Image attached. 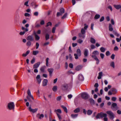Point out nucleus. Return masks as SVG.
Instances as JSON below:
<instances>
[{"mask_svg": "<svg viewBox=\"0 0 121 121\" xmlns=\"http://www.w3.org/2000/svg\"><path fill=\"white\" fill-rule=\"evenodd\" d=\"M99 86V85L97 83H96L94 85V86L96 88H98Z\"/></svg>", "mask_w": 121, "mask_h": 121, "instance_id": "64", "label": "nucleus"}, {"mask_svg": "<svg viewBox=\"0 0 121 121\" xmlns=\"http://www.w3.org/2000/svg\"><path fill=\"white\" fill-rule=\"evenodd\" d=\"M106 56H108L110 55V53L109 51H107L106 53Z\"/></svg>", "mask_w": 121, "mask_h": 121, "instance_id": "61", "label": "nucleus"}, {"mask_svg": "<svg viewBox=\"0 0 121 121\" xmlns=\"http://www.w3.org/2000/svg\"><path fill=\"white\" fill-rule=\"evenodd\" d=\"M69 66L71 68H72L73 67V65L71 63L69 64Z\"/></svg>", "mask_w": 121, "mask_h": 121, "instance_id": "56", "label": "nucleus"}, {"mask_svg": "<svg viewBox=\"0 0 121 121\" xmlns=\"http://www.w3.org/2000/svg\"><path fill=\"white\" fill-rule=\"evenodd\" d=\"M29 1H26V2L24 4V5L25 6H26L28 7L29 6V5L28 4Z\"/></svg>", "mask_w": 121, "mask_h": 121, "instance_id": "47", "label": "nucleus"}, {"mask_svg": "<svg viewBox=\"0 0 121 121\" xmlns=\"http://www.w3.org/2000/svg\"><path fill=\"white\" fill-rule=\"evenodd\" d=\"M77 54H74V56H75V58L77 59H78V56H80L81 55V51L79 49H78L76 51Z\"/></svg>", "mask_w": 121, "mask_h": 121, "instance_id": "5", "label": "nucleus"}, {"mask_svg": "<svg viewBox=\"0 0 121 121\" xmlns=\"http://www.w3.org/2000/svg\"><path fill=\"white\" fill-rule=\"evenodd\" d=\"M40 24L41 25H43L44 24V21L43 20H42L40 22Z\"/></svg>", "mask_w": 121, "mask_h": 121, "instance_id": "63", "label": "nucleus"}, {"mask_svg": "<svg viewBox=\"0 0 121 121\" xmlns=\"http://www.w3.org/2000/svg\"><path fill=\"white\" fill-rule=\"evenodd\" d=\"M100 56L102 59H103L104 58V55L102 53H100Z\"/></svg>", "mask_w": 121, "mask_h": 121, "instance_id": "54", "label": "nucleus"}, {"mask_svg": "<svg viewBox=\"0 0 121 121\" xmlns=\"http://www.w3.org/2000/svg\"><path fill=\"white\" fill-rule=\"evenodd\" d=\"M110 66L113 68L115 67L114 63V62H112L110 63Z\"/></svg>", "mask_w": 121, "mask_h": 121, "instance_id": "37", "label": "nucleus"}, {"mask_svg": "<svg viewBox=\"0 0 121 121\" xmlns=\"http://www.w3.org/2000/svg\"><path fill=\"white\" fill-rule=\"evenodd\" d=\"M106 112L109 115L110 118L111 119L113 120L114 118V114L113 113L110 111H108Z\"/></svg>", "mask_w": 121, "mask_h": 121, "instance_id": "7", "label": "nucleus"}, {"mask_svg": "<svg viewBox=\"0 0 121 121\" xmlns=\"http://www.w3.org/2000/svg\"><path fill=\"white\" fill-rule=\"evenodd\" d=\"M77 114H72L71 115V117L73 118H74L78 116Z\"/></svg>", "mask_w": 121, "mask_h": 121, "instance_id": "30", "label": "nucleus"}, {"mask_svg": "<svg viewBox=\"0 0 121 121\" xmlns=\"http://www.w3.org/2000/svg\"><path fill=\"white\" fill-rule=\"evenodd\" d=\"M113 30L112 25L110 24L109 26V30L110 31H112Z\"/></svg>", "mask_w": 121, "mask_h": 121, "instance_id": "26", "label": "nucleus"}, {"mask_svg": "<svg viewBox=\"0 0 121 121\" xmlns=\"http://www.w3.org/2000/svg\"><path fill=\"white\" fill-rule=\"evenodd\" d=\"M81 32L82 34L84 35L85 33V30L82 28L81 30Z\"/></svg>", "mask_w": 121, "mask_h": 121, "instance_id": "43", "label": "nucleus"}, {"mask_svg": "<svg viewBox=\"0 0 121 121\" xmlns=\"http://www.w3.org/2000/svg\"><path fill=\"white\" fill-rule=\"evenodd\" d=\"M31 44V43L30 41H28L26 43V45L27 46H30Z\"/></svg>", "mask_w": 121, "mask_h": 121, "instance_id": "44", "label": "nucleus"}, {"mask_svg": "<svg viewBox=\"0 0 121 121\" xmlns=\"http://www.w3.org/2000/svg\"><path fill=\"white\" fill-rule=\"evenodd\" d=\"M78 79L80 81H82L84 79V78L83 75L80 74L78 76Z\"/></svg>", "mask_w": 121, "mask_h": 121, "instance_id": "11", "label": "nucleus"}, {"mask_svg": "<svg viewBox=\"0 0 121 121\" xmlns=\"http://www.w3.org/2000/svg\"><path fill=\"white\" fill-rule=\"evenodd\" d=\"M115 55L114 54H112L111 56V58L112 60L114 59Z\"/></svg>", "mask_w": 121, "mask_h": 121, "instance_id": "55", "label": "nucleus"}, {"mask_svg": "<svg viewBox=\"0 0 121 121\" xmlns=\"http://www.w3.org/2000/svg\"><path fill=\"white\" fill-rule=\"evenodd\" d=\"M48 82V80L47 79H44L43 82V86H46Z\"/></svg>", "mask_w": 121, "mask_h": 121, "instance_id": "16", "label": "nucleus"}, {"mask_svg": "<svg viewBox=\"0 0 121 121\" xmlns=\"http://www.w3.org/2000/svg\"><path fill=\"white\" fill-rule=\"evenodd\" d=\"M39 53L38 51H33V54L34 55H36Z\"/></svg>", "mask_w": 121, "mask_h": 121, "instance_id": "35", "label": "nucleus"}, {"mask_svg": "<svg viewBox=\"0 0 121 121\" xmlns=\"http://www.w3.org/2000/svg\"><path fill=\"white\" fill-rule=\"evenodd\" d=\"M91 49H94L95 48V47L94 45L92 44L91 45Z\"/></svg>", "mask_w": 121, "mask_h": 121, "instance_id": "57", "label": "nucleus"}, {"mask_svg": "<svg viewBox=\"0 0 121 121\" xmlns=\"http://www.w3.org/2000/svg\"><path fill=\"white\" fill-rule=\"evenodd\" d=\"M100 17V15L99 14H96L95 17V18L96 19H97L99 18Z\"/></svg>", "mask_w": 121, "mask_h": 121, "instance_id": "42", "label": "nucleus"}, {"mask_svg": "<svg viewBox=\"0 0 121 121\" xmlns=\"http://www.w3.org/2000/svg\"><path fill=\"white\" fill-rule=\"evenodd\" d=\"M24 16L25 17H29L30 16V15L29 13H25V14H24Z\"/></svg>", "mask_w": 121, "mask_h": 121, "instance_id": "53", "label": "nucleus"}, {"mask_svg": "<svg viewBox=\"0 0 121 121\" xmlns=\"http://www.w3.org/2000/svg\"><path fill=\"white\" fill-rule=\"evenodd\" d=\"M27 40L29 41H32L34 39L33 37L31 35H29L28 36Z\"/></svg>", "mask_w": 121, "mask_h": 121, "instance_id": "12", "label": "nucleus"}, {"mask_svg": "<svg viewBox=\"0 0 121 121\" xmlns=\"http://www.w3.org/2000/svg\"><path fill=\"white\" fill-rule=\"evenodd\" d=\"M78 35L79 37L80 38H84L85 37V35H84L82 34H81L80 33H79L78 34Z\"/></svg>", "mask_w": 121, "mask_h": 121, "instance_id": "29", "label": "nucleus"}, {"mask_svg": "<svg viewBox=\"0 0 121 121\" xmlns=\"http://www.w3.org/2000/svg\"><path fill=\"white\" fill-rule=\"evenodd\" d=\"M36 79L37 82L39 84L40 83L41 81L40 75H37L36 77Z\"/></svg>", "mask_w": 121, "mask_h": 121, "instance_id": "10", "label": "nucleus"}, {"mask_svg": "<svg viewBox=\"0 0 121 121\" xmlns=\"http://www.w3.org/2000/svg\"><path fill=\"white\" fill-rule=\"evenodd\" d=\"M81 97L83 99H88L89 96V95L88 93L86 92H84L81 94Z\"/></svg>", "mask_w": 121, "mask_h": 121, "instance_id": "6", "label": "nucleus"}, {"mask_svg": "<svg viewBox=\"0 0 121 121\" xmlns=\"http://www.w3.org/2000/svg\"><path fill=\"white\" fill-rule=\"evenodd\" d=\"M56 29V28L55 27H53L52 28V32L53 33H54L55 32V30Z\"/></svg>", "mask_w": 121, "mask_h": 121, "instance_id": "49", "label": "nucleus"}, {"mask_svg": "<svg viewBox=\"0 0 121 121\" xmlns=\"http://www.w3.org/2000/svg\"><path fill=\"white\" fill-rule=\"evenodd\" d=\"M111 91L112 92V94L114 95L117 93V89L114 88H112L111 89Z\"/></svg>", "mask_w": 121, "mask_h": 121, "instance_id": "17", "label": "nucleus"}, {"mask_svg": "<svg viewBox=\"0 0 121 121\" xmlns=\"http://www.w3.org/2000/svg\"><path fill=\"white\" fill-rule=\"evenodd\" d=\"M80 109L79 108H76L74 110V112L75 113H77L80 112Z\"/></svg>", "mask_w": 121, "mask_h": 121, "instance_id": "32", "label": "nucleus"}, {"mask_svg": "<svg viewBox=\"0 0 121 121\" xmlns=\"http://www.w3.org/2000/svg\"><path fill=\"white\" fill-rule=\"evenodd\" d=\"M61 96H59L57 98V101H59L61 99Z\"/></svg>", "mask_w": 121, "mask_h": 121, "instance_id": "50", "label": "nucleus"}, {"mask_svg": "<svg viewBox=\"0 0 121 121\" xmlns=\"http://www.w3.org/2000/svg\"><path fill=\"white\" fill-rule=\"evenodd\" d=\"M40 62H38L36 63L35 64L33 65V68H38L40 64Z\"/></svg>", "mask_w": 121, "mask_h": 121, "instance_id": "15", "label": "nucleus"}, {"mask_svg": "<svg viewBox=\"0 0 121 121\" xmlns=\"http://www.w3.org/2000/svg\"><path fill=\"white\" fill-rule=\"evenodd\" d=\"M89 101L90 103L92 104H95V101L92 98H90L89 99Z\"/></svg>", "mask_w": 121, "mask_h": 121, "instance_id": "31", "label": "nucleus"}, {"mask_svg": "<svg viewBox=\"0 0 121 121\" xmlns=\"http://www.w3.org/2000/svg\"><path fill=\"white\" fill-rule=\"evenodd\" d=\"M67 13H65L64 15L61 18L62 19H64L66 17H67Z\"/></svg>", "mask_w": 121, "mask_h": 121, "instance_id": "45", "label": "nucleus"}, {"mask_svg": "<svg viewBox=\"0 0 121 121\" xmlns=\"http://www.w3.org/2000/svg\"><path fill=\"white\" fill-rule=\"evenodd\" d=\"M104 19V17L102 16V17L99 20V21L100 22H102L103 21Z\"/></svg>", "mask_w": 121, "mask_h": 121, "instance_id": "52", "label": "nucleus"}, {"mask_svg": "<svg viewBox=\"0 0 121 121\" xmlns=\"http://www.w3.org/2000/svg\"><path fill=\"white\" fill-rule=\"evenodd\" d=\"M102 76V72H100L99 73L98 76V79H101V77Z\"/></svg>", "mask_w": 121, "mask_h": 121, "instance_id": "24", "label": "nucleus"}, {"mask_svg": "<svg viewBox=\"0 0 121 121\" xmlns=\"http://www.w3.org/2000/svg\"><path fill=\"white\" fill-rule=\"evenodd\" d=\"M22 30H24V31L23 32H21L19 33L20 35H24L26 32H27L28 31V30L27 28H25L23 27H22Z\"/></svg>", "mask_w": 121, "mask_h": 121, "instance_id": "8", "label": "nucleus"}, {"mask_svg": "<svg viewBox=\"0 0 121 121\" xmlns=\"http://www.w3.org/2000/svg\"><path fill=\"white\" fill-rule=\"evenodd\" d=\"M44 116V115L43 114H40V113H38L36 115L37 117L40 119L43 118Z\"/></svg>", "mask_w": 121, "mask_h": 121, "instance_id": "13", "label": "nucleus"}, {"mask_svg": "<svg viewBox=\"0 0 121 121\" xmlns=\"http://www.w3.org/2000/svg\"><path fill=\"white\" fill-rule=\"evenodd\" d=\"M117 99L116 97H112V101H115Z\"/></svg>", "mask_w": 121, "mask_h": 121, "instance_id": "59", "label": "nucleus"}, {"mask_svg": "<svg viewBox=\"0 0 121 121\" xmlns=\"http://www.w3.org/2000/svg\"><path fill=\"white\" fill-rule=\"evenodd\" d=\"M82 68L81 66L79 65L77 66L76 68V70L77 71H79Z\"/></svg>", "mask_w": 121, "mask_h": 121, "instance_id": "25", "label": "nucleus"}, {"mask_svg": "<svg viewBox=\"0 0 121 121\" xmlns=\"http://www.w3.org/2000/svg\"><path fill=\"white\" fill-rule=\"evenodd\" d=\"M114 7L117 9H119L121 8V5H114Z\"/></svg>", "mask_w": 121, "mask_h": 121, "instance_id": "22", "label": "nucleus"}, {"mask_svg": "<svg viewBox=\"0 0 121 121\" xmlns=\"http://www.w3.org/2000/svg\"><path fill=\"white\" fill-rule=\"evenodd\" d=\"M46 68L45 66H44L41 67L40 68V70L42 73H44L45 72V69Z\"/></svg>", "mask_w": 121, "mask_h": 121, "instance_id": "21", "label": "nucleus"}, {"mask_svg": "<svg viewBox=\"0 0 121 121\" xmlns=\"http://www.w3.org/2000/svg\"><path fill=\"white\" fill-rule=\"evenodd\" d=\"M39 14L38 12H35L34 13V15L37 16Z\"/></svg>", "mask_w": 121, "mask_h": 121, "instance_id": "62", "label": "nucleus"}, {"mask_svg": "<svg viewBox=\"0 0 121 121\" xmlns=\"http://www.w3.org/2000/svg\"><path fill=\"white\" fill-rule=\"evenodd\" d=\"M29 110L30 112L34 113L37 111L38 109L36 108L35 109H33L31 108V107L30 106L29 107Z\"/></svg>", "mask_w": 121, "mask_h": 121, "instance_id": "9", "label": "nucleus"}, {"mask_svg": "<svg viewBox=\"0 0 121 121\" xmlns=\"http://www.w3.org/2000/svg\"><path fill=\"white\" fill-rule=\"evenodd\" d=\"M52 25V23L51 22H49L47 23V25L46 26L48 27L49 25L51 26Z\"/></svg>", "mask_w": 121, "mask_h": 121, "instance_id": "51", "label": "nucleus"}, {"mask_svg": "<svg viewBox=\"0 0 121 121\" xmlns=\"http://www.w3.org/2000/svg\"><path fill=\"white\" fill-rule=\"evenodd\" d=\"M117 104L115 103H113L112 104V106L114 108H115L117 110L118 108L117 107Z\"/></svg>", "mask_w": 121, "mask_h": 121, "instance_id": "23", "label": "nucleus"}, {"mask_svg": "<svg viewBox=\"0 0 121 121\" xmlns=\"http://www.w3.org/2000/svg\"><path fill=\"white\" fill-rule=\"evenodd\" d=\"M56 113L59 119V120L60 121H61V116L57 112H56Z\"/></svg>", "mask_w": 121, "mask_h": 121, "instance_id": "39", "label": "nucleus"}, {"mask_svg": "<svg viewBox=\"0 0 121 121\" xmlns=\"http://www.w3.org/2000/svg\"><path fill=\"white\" fill-rule=\"evenodd\" d=\"M55 112H57L60 113H61V111L60 109H58L57 110L55 109Z\"/></svg>", "mask_w": 121, "mask_h": 121, "instance_id": "41", "label": "nucleus"}, {"mask_svg": "<svg viewBox=\"0 0 121 121\" xmlns=\"http://www.w3.org/2000/svg\"><path fill=\"white\" fill-rule=\"evenodd\" d=\"M93 111H92L89 110L87 111V114L88 115H90L92 113Z\"/></svg>", "mask_w": 121, "mask_h": 121, "instance_id": "33", "label": "nucleus"}, {"mask_svg": "<svg viewBox=\"0 0 121 121\" xmlns=\"http://www.w3.org/2000/svg\"><path fill=\"white\" fill-rule=\"evenodd\" d=\"M78 42L80 43H81L83 42V41L81 39H79L78 41Z\"/></svg>", "mask_w": 121, "mask_h": 121, "instance_id": "58", "label": "nucleus"}, {"mask_svg": "<svg viewBox=\"0 0 121 121\" xmlns=\"http://www.w3.org/2000/svg\"><path fill=\"white\" fill-rule=\"evenodd\" d=\"M88 50L87 49H84V55L86 57L87 56H88Z\"/></svg>", "mask_w": 121, "mask_h": 121, "instance_id": "20", "label": "nucleus"}, {"mask_svg": "<svg viewBox=\"0 0 121 121\" xmlns=\"http://www.w3.org/2000/svg\"><path fill=\"white\" fill-rule=\"evenodd\" d=\"M27 93L28 95L33 100H34L33 96L31 95V92L29 89H28L27 92Z\"/></svg>", "mask_w": 121, "mask_h": 121, "instance_id": "19", "label": "nucleus"}, {"mask_svg": "<svg viewBox=\"0 0 121 121\" xmlns=\"http://www.w3.org/2000/svg\"><path fill=\"white\" fill-rule=\"evenodd\" d=\"M34 34L35 37V40H39L40 39V37L36 34V33L35 31L34 32Z\"/></svg>", "mask_w": 121, "mask_h": 121, "instance_id": "18", "label": "nucleus"}, {"mask_svg": "<svg viewBox=\"0 0 121 121\" xmlns=\"http://www.w3.org/2000/svg\"><path fill=\"white\" fill-rule=\"evenodd\" d=\"M113 33L114 34L116 35H117V36H119V35L115 31H113Z\"/></svg>", "mask_w": 121, "mask_h": 121, "instance_id": "46", "label": "nucleus"}, {"mask_svg": "<svg viewBox=\"0 0 121 121\" xmlns=\"http://www.w3.org/2000/svg\"><path fill=\"white\" fill-rule=\"evenodd\" d=\"M92 53L93 55L91 56L92 57L94 58L96 61V64H98L99 62V60L96 56L99 54V52L97 51H94Z\"/></svg>", "mask_w": 121, "mask_h": 121, "instance_id": "2", "label": "nucleus"}, {"mask_svg": "<svg viewBox=\"0 0 121 121\" xmlns=\"http://www.w3.org/2000/svg\"><path fill=\"white\" fill-rule=\"evenodd\" d=\"M69 84L66 83H64L62 85L61 88V90L63 91H66L68 88Z\"/></svg>", "mask_w": 121, "mask_h": 121, "instance_id": "4", "label": "nucleus"}, {"mask_svg": "<svg viewBox=\"0 0 121 121\" xmlns=\"http://www.w3.org/2000/svg\"><path fill=\"white\" fill-rule=\"evenodd\" d=\"M35 62V59L34 58L33 59H32L31 61V64H33Z\"/></svg>", "mask_w": 121, "mask_h": 121, "instance_id": "60", "label": "nucleus"}, {"mask_svg": "<svg viewBox=\"0 0 121 121\" xmlns=\"http://www.w3.org/2000/svg\"><path fill=\"white\" fill-rule=\"evenodd\" d=\"M46 60V65L47 66H48V62L49 58H47Z\"/></svg>", "mask_w": 121, "mask_h": 121, "instance_id": "48", "label": "nucleus"}, {"mask_svg": "<svg viewBox=\"0 0 121 121\" xmlns=\"http://www.w3.org/2000/svg\"><path fill=\"white\" fill-rule=\"evenodd\" d=\"M100 50L101 52H105V49L104 48L102 47L100 48Z\"/></svg>", "mask_w": 121, "mask_h": 121, "instance_id": "38", "label": "nucleus"}, {"mask_svg": "<svg viewBox=\"0 0 121 121\" xmlns=\"http://www.w3.org/2000/svg\"><path fill=\"white\" fill-rule=\"evenodd\" d=\"M107 115L106 113H104L102 112L99 113L96 116V119H99L100 118H102L104 117V121H108V118L107 117Z\"/></svg>", "mask_w": 121, "mask_h": 121, "instance_id": "1", "label": "nucleus"}, {"mask_svg": "<svg viewBox=\"0 0 121 121\" xmlns=\"http://www.w3.org/2000/svg\"><path fill=\"white\" fill-rule=\"evenodd\" d=\"M61 107L64 109V111L66 113L67 112V110L66 108L63 105H61Z\"/></svg>", "mask_w": 121, "mask_h": 121, "instance_id": "27", "label": "nucleus"}, {"mask_svg": "<svg viewBox=\"0 0 121 121\" xmlns=\"http://www.w3.org/2000/svg\"><path fill=\"white\" fill-rule=\"evenodd\" d=\"M90 42L94 44L95 43V40L93 38L91 37L90 38Z\"/></svg>", "mask_w": 121, "mask_h": 121, "instance_id": "28", "label": "nucleus"}, {"mask_svg": "<svg viewBox=\"0 0 121 121\" xmlns=\"http://www.w3.org/2000/svg\"><path fill=\"white\" fill-rule=\"evenodd\" d=\"M52 90L54 92L56 91L57 90V86H54L53 87Z\"/></svg>", "mask_w": 121, "mask_h": 121, "instance_id": "34", "label": "nucleus"}, {"mask_svg": "<svg viewBox=\"0 0 121 121\" xmlns=\"http://www.w3.org/2000/svg\"><path fill=\"white\" fill-rule=\"evenodd\" d=\"M54 69L53 68H49L48 69V71L49 72V75L51 76L52 74L53 71Z\"/></svg>", "mask_w": 121, "mask_h": 121, "instance_id": "14", "label": "nucleus"}, {"mask_svg": "<svg viewBox=\"0 0 121 121\" xmlns=\"http://www.w3.org/2000/svg\"><path fill=\"white\" fill-rule=\"evenodd\" d=\"M7 109L9 110H13L14 111L15 105L13 102H11L9 103L7 105Z\"/></svg>", "mask_w": 121, "mask_h": 121, "instance_id": "3", "label": "nucleus"}, {"mask_svg": "<svg viewBox=\"0 0 121 121\" xmlns=\"http://www.w3.org/2000/svg\"><path fill=\"white\" fill-rule=\"evenodd\" d=\"M49 38V35L48 33H46L45 35V38L46 40H47Z\"/></svg>", "mask_w": 121, "mask_h": 121, "instance_id": "36", "label": "nucleus"}, {"mask_svg": "<svg viewBox=\"0 0 121 121\" xmlns=\"http://www.w3.org/2000/svg\"><path fill=\"white\" fill-rule=\"evenodd\" d=\"M60 13L61 14H62L65 12V9L63 8H61L60 10Z\"/></svg>", "mask_w": 121, "mask_h": 121, "instance_id": "40", "label": "nucleus"}]
</instances>
